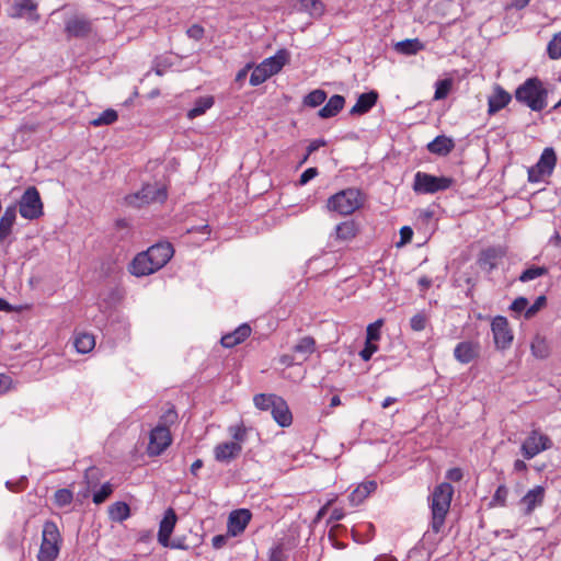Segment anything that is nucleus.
<instances>
[{
  "label": "nucleus",
  "instance_id": "1",
  "mask_svg": "<svg viewBox=\"0 0 561 561\" xmlns=\"http://www.w3.org/2000/svg\"><path fill=\"white\" fill-rule=\"evenodd\" d=\"M547 89L536 77L527 79L515 91V99L535 112H540L547 106Z\"/></svg>",
  "mask_w": 561,
  "mask_h": 561
},
{
  "label": "nucleus",
  "instance_id": "2",
  "mask_svg": "<svg viewBox=\"0 0 561 561\" xmlns=\"http://www.w3.org/2000/svg\"><path fill=\"white\" fill-rule=\"evenodd\" d=\"M454 489L451 484L444 482L437 485L432 495V529L436 534L440 531L445 517L449 511Z\"/></svg>",
  "mask_w": 561,
  "mask_h": 561
},
{
  "label": "nucleus",
  "instance_id": "3",
  "mask_svg": "<svg viewBox=\"0 0 561 561\" xmlns=\"http://www.w3.org/2000/svg\"><path fill=\"white\" fill-rule=\"evenodd\" d=\"M62 536L55 522L46 520L42 529V541L37 561H55L61 550Z\"/></svg>",
  "mask_w": 561,
  "mask_h": 561
},
{
  "label": "nucleus",
  "instance_id": "4",
  "mask_svg": "<svg viewBox=\"0 0 561 561\" xmlns=\"http://www.w3.org/2000/svg\"><path fill=\"white\" fill-rule=\"evenodd\" d=\"M255 407L262 411H271L275 422L282 427L289 426L293 415L286 401L276 394L260 393L253 398Z\"/></svg>",
  "mask_w": 561,
  "mask_h": 561
},
{
  "label": "nucleus",
  "instance_id": "5",
  "mask_svg": "<svg viewBox=\"0 0 561 561\" xmlns=\"http://www.w3.org/2000/svg\"><path fill=\"white\" fill-rule=\"evenodd\" d=\"M363 204L364 196L362 192L351 187L332 195L327 202V207L331 211L347 216L360 208Z\"/></svg>",
  "mask_w": 561,
  "mask_h": 561
},
{
  "label": "nucleus",
  "instance_id": "6",
  "mask_svg": "<svg viewBox=\"0 0 561 561\" xmlns=\"http://www.w3.org/2000/svg\"><path fill=\"white\" fill-rule=\"evenodd\" d=\"M167 198L164 186L147 184L140 191L126 196V203L134 207H142L150 203H162Z\"/></svg>",
  "mask_w": 561,
  "mask_h": 561
},
{
  "label": "nucleus",
  "instance_id": "7",
  "mask_svg": "<svg viewBox=\"0 0 561 561\" xmlns=\"http://www.w3.org/2000/svg\"><path fill=\"white\" fill-rule=\"evenodd\" d=\"M453 179L446 176H435L424 172H417L414 176L413 190L416 193L434 194L449 188Z\"/></svg>",
  "mask_w": 561,
  "mask_h": 561
},
{
  "label": "nucleus",
  "instance_id": "8",
  "mask_svg": "<svg viewBox=\"0 0 561 561\" xmlns=\"http://www.w3.org/2000/svg\"><path fill=\"white\" fill-rule=\"evenodd\" d=\"M552 447L550 437L538 428L533 430L525 438L520 446V453L527 460L533 459L540 453L548 450Z\"/></svg>",
  "mask_w": 561,
  "mask_h": 561
},
{
  "label": "nucleus",
  "instance_id": "9",
  "mask_svg": "<svg viewBox=\"0 0 561 561\" xmlns=\"http://www.w3.org/2000/svg\"><path fill=\"white\" fill-rule=\"evenodd\" d=\"M20 215L25 219H37L43 215V203L36 187H28L20 199Z\"/></svg>",
  "mask_w": 561,
  "mask_h": 561
},
{
  "label": "nucleus",
  "instance_id": "10",
  "mask_svg": "<svg viewBox=\"0 0 561 561\" xmlns=\"http://www.w3.org/2000/svg\"><path fill=\"white\" fill-rule=\"evenodd\" d=\"M557 163V156L552 148H546L537 164L528 170L529 182H540L545 176L552 173Z\"/></svg>",
  "mask_w": 561,
  "mask_h": 561
},
{
  "label": "nucleus",
  "instance_id": "11",
  "mask_svg": "<svg viewBox=\"0 0 561 561\" xmlns=\"http://www.w3.org/2000/svg\"><path fill=\"white\" fill-rule=\"evenodd\" d=\"M491 328L496 347L502 350L507 348L513 341V334L508 328L506 318L495 317Z\"/></svg>",
  "mask_w": 561,
  "mask_h": 561
},
{
  "label": "nucleus",
  "instance_id": "12",
  "mask_svg": "<svg viewBox=\"0 0 561 561\" xmlns=\"http://www.w3.org/2000/svg\"><path fill=\"white\" fill-rule=\"evenodd\" d=\"M171 434L167 426L157 425L150 433L148 450L150 455H160L171 444Z\"/></svg>",
  "mask_w": 561,
  "mask_h": 561
},
{
  "label": "nucleus",
  "instance_id": "13",
  "mask_svg": "<svg viewBox=\"0 0 561 561\" xmlns=\"http://www.w3.org/2000/svg\"><path fill=\"white\" fill-rule=\"evenodd\" d=\"M147 254L151 259V263L158 270L162 268L173 256L174 250L171 243L161 242L150 247Z\"/></svg>",
  "mask_w": 561,
  "mask_h": 561
},
{
  "label": "nucleus",
  "instance_id": "14",
  "mask_svg": "<svg viewBox=\"0 0 561 561\" xmlns=\"http://www.w3.org/2000/svg\"><path fill=\"white\" fill-rule=\"evenodd\" d=\"M251 520L249 510L241 508L230 513L228 518V534L236 537L244 531Z\"/></svg>",
  "mask_w": 561,
  "mask_h": 561
},
{
  "label": "nucleus",
  "instance_id": "15",
  "mask_svg": "<svg viewBox=\"0 0 561 561\" xmlns=\"http://www.w3.org/2000/svg\"><path fill=\"white\" fill-rule=\"evenodd\" d=\"M242 450V446L237 442H224L214 448L215 459L219 462H230L236 459Z\"/></svg>",
  "mask_w": 561,
  "mask_h": 561
},
{
  "label": "nucleus",
  "instance_id": "16",
  "mask_svg": "<svg viewBox=\"0 0 561 561\" xmlns=\"http://www.w3.org/2000/svg\"><path fill=\"white\" fill-rule=\"evenodd\" d=\"M545 488L541 485H537L534 489L529 490L520 500V505H523L524 514L530 515L536 507L541 506L545 500Z\"/></svg>",
  "mask_w": 561,
  "mask_h": 561
},
{
  "label": "nucleus",
  "instance_id": "17",
  "mask_svg": "<svg viewBox=\"0 0 561 561\" xmlns=\"http://www.w3.org/2000/svg\"><path fill=\"white\" fill-rule=\"evenodd\" d=\"M129 272L135 276H147L154 272H157V268L153 266V263H151L150 256L147 254V252H141L137 254L134 260L131 261L129 265Z\"/></svg>",
  "mask_w": 561,
  "mask_h": 561
},
{
  "label": "nucleus",
  "instance_id": "18",
  "mask_svg": "<svg viewBox=\"0 0 561 561\" xmlns=\"http://www.w3.org/2000/svg\"><path fill=\"white\" fill-rule=\"evenodd\" d=\"M175 523H176V515L172 508H169L165 512V514L160 523L159 531H158V541L163 547L169 546L170 537L173 533Z\"/></svg>",
  "mask_w": 561,
  "mask_h": 561
},
{
  "label": "nucleus",
  "instance_id": "19",
  "mask_svg": "<svg viewBox=\"0 0 561 561\" xmlns=\"http://www.w3.org/2000/svg\"><path fill=\"white\" fill-rule=\"evenodd\" d=\"M479 355V344L470 341L460 342L454 350L455 358L461 364H468Z\"/></svg>",
  "mask_w": 561,
  "mask_h": 561
},
{
  "label": "nucleus",
  "instance_id": "20",
  "mask_svg": "<svg viewBox=\"0 0 561 561\" xmlns=\"http://www.w3.org/2000/svg\"><path fill=\"white\" fill-rule=\"evenodd\" d=\"M36 9L37 4L33 0H14L9 14L12 18H22L26 13H30L31 19L37 21L38 15L35 13Z\"/></svg>",
  "mask_w": 561,
  "mask_h": 561
},
{
  "label": "nucleus",
  "instance_id": "21",
  "mask_svg": "<svg viewBox=\"0 0 561 561\" xmlns=\"http://www.w3.org/2000/svg\"><path fill=\"white\" fill-rule=\"evenodd\" d=\"M251 334V328L249 324L243 323L239 325L233 332L228 333L221 337V345L230 348L248 339Z\"/></svg>",
  "mask_w": 561,
  "mask_h": 561
},
{
  "label": "nucleus",
  "instance_id": "22",
  "mask_svg": "<svg viewBox=\"0 0 561 561\" xmlns=\"http://www.w3.org/2000/svg\"><path fill=\"white\" fill-rule=\"evenodd\" d=\"M16 219V207L8 206L0 218V243L3 242L11 233Z\"/></svg>",
  "mask_w": 561,
  "mask_h": 561
},
{
  "label": "nucleus",
  "instance_id": "23",
  "mask_svg": "<svg viewBox=\"0 0 561 561\" xmlns=\"http://www.w3.org/2000/svg\"><path fill=\"white\" fill-rule=\"evenodd\" d=\"M91 31L90 22L83 18L75 16L66 22V32L70 36L83 37Z\"/></svg>",
  "mask_w": 561,
  "mask_h": 561
},
{
  "label": "nucleus",
  "instance_id": "24",
  "mask_svg": "<svg viewBox=\"0 0 561 561\" xmlns=\"http://www.w3.org/2000/svg\"><path fill=\"white\" fill-rule=\"evenodd\" d=\"M288 53L285 49H280L276 53V55L266 58L261 62V66L265 68L270 76H273L280 71V69L288 61Z\"/></svg>",
  "mask_w": 561,
  "mask_h": 561
},
{
  "label": "nucleus",
  "instance_id": "25",
  "mask_svg": "<svg viewBox=\"0 0 561 561\" xmlns=\"http://www.w3.org/2000/svg\"><path fill=\"white\" fill-rule=\"evenodd\" d=\"M504 256V251L500 248H490L482 252L479 260L480 266L486 272H491L497 267V262Z\"/></svg>",
  "mask_w": 561,
  "mask_h": 561
},
{
  "label": "nucleus",
  "instance_id": "26",
  "mask_svg": "<svg viewBox=\"0 0 561 561\" xmlns=\"http://www.w3.org/2000/svg\"><path fill=\"white\" fill-rule=\"evenodd\" d=\"M376 489L377 483L375 481H366L359 484L348 496L351 505L357 506L362 504Z\"/></svg>",
  "mask_w": 561,
  "mask_h": 561
},
{
  "label": "nucleus",
  "instance_id": "27",
  "mask_svg": "<svg viewBox=\"0 0 561 561\" xmlns=\"http://www.w3.org/2000/svg\"><path fill=\"white\" fill-rule=\"evenodd\" d=\"M511 99V94L497 85L494 89V93L489 98V113L494 114L499 112L510 103Z\"/></svg>",
  "mask_w": 561,
  "mask_h": 561
},
{
  "label": "nucleus",
  "instance_id": "28",
  "mask_svg": "<svg viewBox=\"0 0 561 561\" xmlns=\"http://www.w3.org/2000/svg\"><path fill=\"white\" fill-rule=\"evenodd\" d=\"M378 94L375 91L363 93L358 96L357 102L351 108V114H365L367 113L377 102Z\"/></svg>",
  "mask_w": 561,
  "mask_h": 561
},
{
  "label": "nucleus",
  "instance_id": "29",
  "mask_svg": "<svg viewBox=\"0 0 561 561\" xmlns=\"http://www.w3.org/2000/svg\"><path fill=\"white\" fill-rule=\"evenodd\" d=\"M296 10L306 12L311 18H320L324 13V4L321 0H297Z\"/></svg>",
  "mask_w": 561,
  "mask_h": 561
},
{
  "label": "nucleus",
  "instance_id": "30",
  "mask_svg": "<svg viewBox=\"0 0 561 561\" xmlns=\"http://www.w3.org/2000/svg\"><path fill=\"white\" fill-rule=\"evenodd\" d=\"M454 141L446 136H437L433 141L427 145V149L430 152L446 156L454 148Z\"/></svg>",
  "mask_w": 561,
  "mask_h": 561
},
{
  "label": "nucleus",
  "instance_id": "31",
  "mask_svg": "<svg viewBox=\"0 0 561 561\" xmlns=\"http://www.w3.org/2000/svg\"><path fill=\"white\" fill-rule=\"evenodd\" d=\"M345 100L342 95L331 96L328 103L319 111V116L329 118L335 116L344 106Z\"/></svg>",
  "mask_w": 561,
  "mask_h": 561
},
{
  "label": "nucleus",
  "instance_id": "32",
  "mask_svg": "<svg viewBox=\"0 0 561 561\" xmlns=\"http://www.w3.org/2000/svg\"><path fill=\"white\" fill-rule=\"evenodd\" d=\"M357 234V225L354 220H346L335 227V239L340 241H350Z\"/></svg>",
  "mask_w": 561,
  "mask_h": 561
},
{
  "label": "nucleus",
  "instance_id": "33",
  "mask_svg": "<svg viewBox=\"0 0 561 561\" xmlns=\"http://www.w3.org/2000/svg\"><path fill=\"white\" fill-rule=\"evenodd\" d=\"M130 515V508L125 502H115L108 507V517L113 522H124Z\"/></svg>",
  "mask_w": 561,
  "mask_h": 561
},
{
  "label": "nucleus",
  "instance_id": "34",
  "mask_svg": "<svg viewBox=\"0 0 561 561\" xmlns=\"http://www.w3.org/2000/svg\"><path fill=\"white\" fill-rule=\"evenodd\" d=\"M214 105L213 96H202L197 99L194 103V106L187 112V117L193 119L203 115L208 108Z\"/></svg>",
  "mask_w": 561,
  "mask_h": 561
},
{
  "label": "nucleus",
  "instance_id": "35",
  "mask_svg": "<svg viewBox=\"0 0 561 561\" xmlns=\"http://www.w3.org/2000/svg\"><path fill=\"white\" fill-rule=\"evenodd\" d=\"M95 346V340L92 334L79 333L75 340V347L78 353L87 354Z\"/></svg>",
  "mask_w": 561,
  "mask_h": 561
},
{
  "label": "nucleus",
  "instance_id": "36",
  "mask_svg": "<svg viewBox=\"0 0 561 561\" xmlns=\"http://www.w3.org/2000/svg\"><path fill=\"white\" fill-rule=\"evenodd\" d=\"M294 351L298 354L301 362L306 360L314 351V340L310 336L302 337L295 346Z\"/></svg>",
  "mask_w": 561,
  "mask_h": 561
},
{
  "label": "nucleus",
  "instance_id": "37",
  "mask_svg": "<svg viewBox=\"0 0 561 561\" xmlns=\"http://www.w3.org/2000/svg\"><path fill=\"white\" fill-rule=\"evenodd\" d=\"M423 48L424 45L417 38L404 39L396 44L397 51L404 55H414Z\"/></svg>",
  "mask_w": 561,
  "mask_h": 561
},
{
  "label": "nucleus",
  "instance_id": "38",
  "mask_svg": "<svg viewBox=\"0 0 561 561\" xmlns=\"http://www.w3.org/2000/svg\"><path fill=\"white\" fill-rule=\"evenodd\" d=\"M531 353L535 357L543 359L549 355V346L545 337L536 335L531 341Z\"/></svg>",
  "mask_w": 561,
  "mask_h": 561
},
{
  "label": "nucleus",
  "instance_id": "39",
  "mask_svg": "<svg viewBox=\"0 0 561 561\" xmlns=\"http://www.w3.org/2000/svg\"><path fill=\"white\" fill-rule=\"evenodd\" d=\"M548 272L549 271L546 266L531 265L519 275L518 280L522 283H528L538 277L547 275Z\"/></svg>",
  "mask_w": 561,
  "mask_h": 561
},
{
  "label": "nucleus",
  "instance_id": "40",
  "mask_svg": "<svg viewBox=\"0 0 561 561\" xmlns=\"http://www.w3.org/2000/svg\"><path fill=\"white\" fill-rule=\"evenodd\" d=\"M327 99V93L323 90L317 89L308 93L304 99V104L310 107L321 105Z\"/></svg>",
  "mask_w": 561,
  "mask_h": 561
},
{
  "label": "nucleus",
  "instance_id": "41",
  "mask_svg": "<svg viewBox=\"0 0 561 561\" xmlns=\"http://www.w3.org/2000/svg\"><path fill=\"white\" fill-rule=\"evenodd\" d=\"M117 117V112L115 110L108 108L100 114L96 118L91 121V124L96 127L102 125H110L116 122Z\"/></svg>",
  "mask_w": 561,
  "mask_h": 561
},
{
  "label": "nucleus",
  "instance_id": "42",
  "mask_svg": "<svg viewBox=\"0 0 561 561\" xmlns=\"http://www.w3.org/2000/svg\"><path fill=\"white\" fill-rule=\"evenodd\" d=\"M547 50L551 59L561 58V32L557 33L552 37V39L548 44Z\"/></svg>",
  "mask_w": 561,
  "mask_h": 561
},
{
  "label": "nucleus",
  "instance_id": "43",
  "mask_svg": "<svg viewBox=\"0 0 561 561\" xmlns=\"http://www.w3.org/2000/svg\"><path fill=\"white\" fill-rule=\"evenodd\" d=\"M451 85H453V80L451 79H444V80H438L436 82V89H435V94H434V99L435 100H443L445 99L450 89H451Z\"/></svg>",
  "mask_w": 561,
  "mask_h": 561
},
{
  "label": "nucleus",
  "instance_id": "44",
  "mask_svg": "<svg viewBox=\"0 0 561 561\" xmlns=\"http://www.w3.org/2000/svg\"><path fill=\"white\" fill-rule=\"evenodd\" d=\"M271 76L261 64L254 68L250 77L251 85L255 87L263 83Z\"/></svg>",
  "mask_w": 561,
  "mask_h": 561
},
{
  "label": "nucleus",
  "instance_id": "45",
  "mask_svg": "<svg viewBox=\"0 0 561 561\" xmlns=\"http://www.w3.org/2000/svg\"><path fill=\"white\" fill-rule=\"evenodd\" d=\"M113 493V485L110 482L104 483L98 491L93 494V503L102 504L105 500Z\"/></svg>",
  "mask_w": 561,
  "mask_h": 561
},
{
  "label": "nucleus",
  "instance_id": "46",
  "mask_svg": "<svg viewBox=\"0 0 561 561\" xmlns=\"http://www.w3.org/2000/svg\"><path fill=\"white\" fill-rule=\"evenodd\" d=\"M72 492L68 489H59L55 492V504L59 507L69 505L72 502Z\"/></svg>",
  "mask_w": 561,
  "mask_h": 561
},
{
  "label": "nucleus",
  "instance_id": "47",
  "mask_svg": "<svg viewBox=\"0 0 561 561\" xmlns=\"http://www.w3.org/2000/svg\"><path fill=\"white\" fill-rule=\"evenodd\" d=\"M381 325H382V320H377L376 322L370 323L366 330V341H368V342L378 341L380 337L379 330H380Z\"/></svg>",
  "mask_w": 561,
  "mask_h": 561
},
{
  "label": "nucleus",
  "instance_id": "48",
  "mask_svg": "<svg viewBox=\"0 0 561 561\" xmlns=\"http://www.w3.org/2000/svg\"><path fill=\"white\" fill-rule=\"evenodd\" d=\"M178 421V413L173 407H169L163 414L160 416V423L158 425H164L169 428V425L174 424Z\"/></svg>",
  "mask_w": 561,
  "mask_h": 561
},
{
  "label": "nucleus",
  "instance_id": "49",
  "mask_svg": "<svg viewBox=\"0 0 561 561\" xmlns=\"http://www.w3.org/2000/svg\"><path fill=\"white\" fill-rule=\"evenodd\" d=\"M546 305V297L539 296L531 306H527L525 318H533Z\"/></svg>",
  "mask_w": 561,
  "mask_h": 561
},
{
  "label": "nucleus",
  "instance_id": "50",
  "mask_svg": "<svg viewBox=\"0 0 561 561\" xmlns=\"http://www.w3.org/2000/svg\"><path fill=\"white\" fill-rule=\"evenodd\" d=\"M507 494V488L502 484L496 489L493 495V501L496 502L499 505L504 506L506 504Z\"/></svg>",
  "mask_w": 561,
  "mask_h": 561
},
{
  "label": "nucleus",
  "instance_id": "51",
  "mask_svg": "<svg viewBox=\"0 0 561 561\" xmlns=\"http://www.w3.org/2000/svg\"><path fill=\"white\" fill-rule=\"evenodd\" d=\"M411 328L414 331H423L426 327V318L423 314H415L411 318L410 321Z\"/></svg>",
  "mask_w": 561,
  "mask_h": 561
},
{
  "label": "nucleus",
  "instance_id": "52",
  "mask_svg": "<svg viewBox=\"0 0 561 561\" xmlns=\"http://www.w3.org/2000/svg\"><path fill=\"white\" fill-rule=\"evenodd\" d=\"M378 350L377 345L373 342L366 341L365 347L360 351L359 356L363 360H369L374 353H376Z\"/></svg>",
  "mask_w": 561,
  "mask_h": 561
},
{
  "label": "nucleus",
  "instance_id": "53",
  "mask_svg": "<svg viewBox=\"0 0 561 561\" xmlns=\"http://www.w3.org/2000/svg\"><path fill=\"white\" fill-rule=\"evenodd\" d=\"M527 306H528V300L527 298L525 297H518L516 298L512 305H511V310L514 311V312H522V311H525L526 312V309H527Z\"/></svg>",
  "mask_w": 561,
  "mask_h": 561
},
{
  "label": "nucleus",
  "instance_id": "54",
  "mask_svg": "<svg viewBox=\"0 0 561 561\" xmlns=\"http://www.w3.org/2000/svg\"><path fill=\"white\" fill-rule=\"evenodd\" d=\"M413 230L409 226H404L400 229V242L398 247L404 245L412 240Z\"/></svg>",
  "mask_w": 561,
  "mask_h": 561
},
{
  "label": "nucleus",
  "instance_id": "55",
  "mask_svg": "<svg viewBox=\"0 0 561 561\" xmlns=\"http://www.w3.org/2000/svg\"><path fill=\"white\" fill-rule=\"evenodd\" d=\"M186 34L190 38L199 41L204 36V28L198 24H194L187 28Z\"/></svg>",
  "mask_w": 561,
  "mask_h": 561
},
{
  "label": "nucleus",
  "instance_id": "56",
  "mask_svg": "<svg viewBox=\"0 0 561 561\" xmlns=\"http://www.w3.org/2000/svg\"><path fill=\"white\" fill-rule=\"evenodd\" d=\"M13 386L12 378L9 375L0 374V393L8 392Z\"/></svg>",
  "mask_w": 561,
  "mask_h": 561
},
{
  "label": "nucleus",
  "instance_id": "57",
  "mask_svg": "<svg viewBox=\"0 0 561 561\" xmlns=\"http://www.w3.org/2000/svg\"><path fill=\"white\" fill-rule=\"evenodd\" d=\"M318 174V171L316 168H309L307 170H305L302 172V174L300 175V179H299V183L301 185H305L307 184L310 180H312L313 178H316Z\"/></svg>",
  "mask_w": 561,
  "mask_h": 561
},
{
  "label": "nucleus",
  "instance_id": "58",
  "mask_svg": "<svg viewBox=\"0 0 561 561\" xmlns=\"http://www.w3.org/2000/svg\"><path fill=\"white\" fill-rule=\"evenodd\" d=\"M323 146H325V141L323 139L313 140L307 148V156L304 158V162L307 160L309 154L317 151L320 147Z\"/></svg>",
  "mask_w": 561,
  "mask_h": 561
},
{
  "label": "nucleus",
  "instance_id": "59",
  "mask_svg": "<svg viewBox=\"0 0 561 561\" xmlns=\"http://www.w3.org/2000/svg\"><path fill=\"white\" fill-rule=\"evenodd\" d=\"M227 539L228 538L225 535H217L213 538L211 545L215 549H220L226 545Z\"/></svg>",
  "mask_w": 561,
  "mask_h": 561
},
{
  "label": "nucleus",
  "instance_id": "60",
  "mask_svg": "<svg viewBox=\"0 0 561 561\" xmlns=\"http://www.w3.org/2000/svg\"><path fill=\"white\" fill-rule=\"evenodd\" d=\"M447 478L453 481H459L462 478V472L458 468H453L447 471Z\"/></svg>",
  "mask_w": 561,
  "mask_h": 561
},
{
  "label": "nucleus",
  "instance_id": "61",
  "mask_svg": "<svg viewBox=\"0 0 561 561\" xmlns=\"http://www.w3.org/2000/svg\"><path fill=\"white\" fill-rule=\"evenodd\" d=\"M344 517V512L342 508H334L330 515L328 523L341 520Z\"/></svg>",
  "mask_w": 561,
  "mask_h": 561
},
{
  "label": "nucleus",
  "instance_id": "62",
  "mask_svg": "<svg viewBox=\"0 0 561 561\" xmlns=\"http://www.w3.org/2000/svg\"><path fill=\"white\" fill-rule=\"evenodd\" d=\"M514 470L516 472H525L527 470V465L524 460L517 459L514 461Z\"/></svg>",
  "mask_w": 561,
  "mask_h": 561
},
{
  "label": "nucleus",
  "instance_id": "63",
  "mask_svg": "<svg viewBox=\"0 0 561 561\" xmlns=\"http://www.w3.org/2000/svg\"><path fill=\"white\" fill-rule=\"evenodd\" d=\"M203 467V461L201 459L195 460L191 466V473L197 476L198 470Z\"/></svg>",
  "mask_w": 561,
  "mask_h": 561
},
{
  "label": "nucleus",
  "instance_id": "64",
  "mask_svg": "<svg viewBox=\"0 0 561 561\" xmlns=\"http://www.w3.org/2000/svg\"><path fill=\"white\" fill-rule=\"evenodd\" d=\"M328 507L325 505H323L317 513L316 517H314V523H319L324 516L325 514L328 513Z\"/></svg>",
  "mask_w": 561,
  "mask_h": 561
}]
</instances>
